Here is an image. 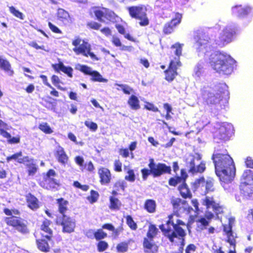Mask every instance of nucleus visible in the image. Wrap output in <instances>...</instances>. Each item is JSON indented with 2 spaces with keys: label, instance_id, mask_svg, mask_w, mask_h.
Returning a JSON list of instances; mask_svg holds the SVG:
<instances>
[{
  "label": "nucleus",
  "instance_id": "a19ab883",
  "mask_svg": "<svg viewBox=\"0 0 253 253\" xmlns=\"http://www.w3.org/2000/svg\"><path fill=\"white\" fill-rule=\"evenodd\" d=\"M145 208L149 212H154L155 211L156 203L152 200H147L145 204Z\"/></svg>",
  "mask_w": 253,
  "mask_h": 253
},
{
  "label": "nucleus",
  "instance_id": "dca6fc26",
  "mask_svg": "<svg viewBox=\"0 0 253 253\" xmlns=\"http://www.w3.org/2000/svg\"><path fill=\"white\" fill-rule=\"evenodd\" d=\"M234 222V218H230L228 219V224L223 226V231L227 236V242L231 246H233L234 249H235V238H236V234L233 232L232 228Z\"/></svg>",
  "mask_w": 253,
  "mask_h": 253
},
{
  "label": "nucleus",
  "instance_id": "423d86ee",
  "mask_svg": "<svg viewBox=\"0 0 253 253\" xmlns=\"http://www.w3.org/2000/svg\"><path fill=\"white\" fill-rule=\"evenodd\" d=\"M168 218L166 223L161 225L159 227L165 236L167 237L170 242L173 243L175 241V238H177L178 236L175 232L172 231V229L174 230V226H175V223H177L178 218L176 214L169 215Z\"/></svg>",
  "mask_w": 253,
  "mask_h": 253
},
{
  "label": "nucleus",
  "instance_id": "bf43d9fd",
  "mask_svg": "<svg viewBox=\"0 0 253 253\" xmlns=\"http://www.w3.org/2000/svg\"><path fill=\"white\" fill-rule=\"evenodd\" d=\"M203 66L201 64L198 63L194 68V73L197 77H200L202 74Z\"/></svg>",
  "mask_w": 253,
  "mask_h": 253
},
{
  "label": "nucleus",
  "instance_id": "e433bc0d",
  "mask_svg": "<svg viewBox=\"0 0 253 253\" xmlns=\"http://www.w3.org/2000/svg\"><path fill=\"white\" fill-rule=\"evenodd\" d=\"M57 203L58 204V208L59 212L62 214L67 211V206L68 204L67 201L64 200L63 198L57 199Z\"/></svg>",
  "mask_w": 253,
  "mask_h": 253
},
{
  "label": "nucleus",
  "instance_id": "338daca9",
  "mask_svg": "<svg viewBox=\"0 0 253 253\" xmlns=\"http://www.w3.org/2000/svg\"><path fill=\"white\" fill-rule=\"evenodd\" d=\"M112 42L116 46H121L122 43L120 40V39L116 37H113L112 38Z\"/></svg>",
  "mask_w": 253,
  "mask_h": 253
},
{
  "label": "nucleus",
  "instance_id": "6ab92c4d",
  "mask_svg": "<svg viewBox=\"0 0 253 253\" xmlns=\"http://www.w3.org/2000/svg\"><path fill=\"white\" fill-rule=\"evenodd\" d=\"M54 155L57 161L63 166H65L68 163L69 158L61 146H57L54 150Z\"/></svg>",
  "mask_w": 253,
  "mask_h": 253
},
{
  "label": "nucleus",
  "instance_id": "473e14b6",
  "mask_svg": "<svg viewBox=\"0 0 253 253\" xmlns=\"http://www.w3.org/2000/svg\"><path fill=\"white\" fill-rule=\"evenodd\" d=\"M50 224V222L49 220H45L43 222L41 226V229L44 232L47 234L44 235L42 234L43 236H44L47 240H50V238L51 236V235L52 234V230L49 227V225Z\"/></svg>",
  "mask_w": 253,
  "mask_h": 253
},
{
  "label": "nucleus",
  "instance_id": "1a4fd4ad",
  "mask_svg": "<svg viewBox=\"0 0 253 253\" xmlns=\"http://www.w3.org/2000/svg\"><path fill=\"white\" fill-rule=\"evenodd\" d=\"M129 14L132 17L139 19V24L141 26L148 24V19L146 17L145 9L141 6H131L128 8Z\"/></svg>",
  "mask_w": 253,
  "mask_h": 253
},
{
  "label": "nucleus",
  "instance_id": "5fc2aeb1",
  "mask_svg": "<svg viewBox=\"0 0 253 253\" xmlns=\"http://www.w3.org/2000/svg\"><path fill=\"white\" fill-rule=\"evenodd\" d=\"M126 183L125 181H119L117 182L115 184V187L116 190H119V188L124 190L126 187Z\"/></svg>",
  "mask_w": 253,
  "mask_h": 253
},
{
  "label": "nucleus",
  "instance_id": "79ce46f5",
  "mask_svg": "<svg viewBox=\"0 0 253 253\" xmlns=\"http://www.w3.org/2000/svg\"><path fill=\"white\" fill-rule=\"evenodd\" d=\"M125 170L126 171V174L125 177V179L131 182H134L135 180L134 171L126 168H125Z\"/></svg>",
  "mask_w": 253,
  "mask_h": 253
},
{
  "label": "nucleus",
  "instance_id": "603ef678",
  "mask_svg": "<svg viewBox=\"0 0 253 253\" xmlns=\"http://www.w3.org/2000/svg\"><path fill=\"white\" fill-rule=\"evenodd\" d=\"M115 85L120 86L124 92L126 94H129L130 93V91L132 90V89L126 84H115Z\"/></svg>",
  "mask_w": 253,
  "mask_h": 253
},
{
  "label": "nucleus",
  "instance_id": "4be33fe9",
  "mask_svg": "<svg viewBox=\"0 0 253 253\" xmlns=\"http://www.w3.org/2000/svg\"><path fill=\"white\" fill-rule=\"evenodd\" d=\"M175 224L176 225L175 226H174V230L172 229V231L174 232H175V233H176L178 236V237L176 238L181 240L182 245L183 246V242L184 241V238L186 236V233L184 229L180 227V225L185 226V224L183 221L179 219L178 220L177 223H175Z\"/></svg>",
  "mask_w": 253,
  "mask_h": 253
},
{
  "label": "nucleus",
  "instance_id": "a878e982",
  "mask_svg": "<svg viewBox=\"0 0 253 253\" xmlns=\"http://www.w3.org/2000/svg\"><path fill=\"white\" fill-rule=\"evenodd\" d=\"M98 173L101 179L102 184H107L110 181L111 173L110 171L106 168H101L99 169Z\"/></svg>",
  "mask_w": 253,
  "mask_h": 253
},
{
  "label": "nucleus",
  "instance_id": "7ed1b4c3",
  "mask_svg": "<svg viewBox=\"0 0 253 253\" xmlns=\"http://www.w3.org/2000/svg\"><path fill=\"white\" fill-rule=\"evenodd\" d=\"M183 45V44L176 43L171 47L177 57H175L174 60L171 61L169 69L165 72L166 79L168 81H171L174 79L177 74L176 70L178 67L181 66V63L179 61V56L181 55Z\"/></svg>",
  "mask_w": 253,
  "mask_h": 253
},
{
  "label": "nucleus",
  "instance_id": "c756f323",
  "mask_svg": "<svg viewBox=\"0 0 253 253\" xmlns=\"http://www.w3.org/2000/svg\"><path fill=\"white\" fill-rule=\"evenodd\" d=\"M187 177V173L183 170H181V176H177L175 178H171L169 180V184L171 186H175L178 183L185 182Z\"/></svg>",
  "mask_w": 253,
  "mask_h": 253
},
{
  "label": "nucleus",
  "instance_id": "9b49d317",
  "mask_svg": "<svg viewBox=\"0 0 253 253\" xmlns=\"http://www.w3.org/2000/svg\"><path fill=\"white\" fill-rule=\"evenodd\" d=\"M6 223L10 226H13L19 232L25 234L28 232L25 221L16 216L7 217L5 219Z\"/></svg>",
  "mask_w": 253,
  "mask_h": 253
},
{
  "label": "nucleus",
  "instance_id": "2eb2a0df",
  "mask_svg": "<svg viewBox=\"0 0 253 253\" xmlns=\"http://www.w3.org/2000/svg\"><path fill=\"white\" fill-rule=\"evenodd\" d=\"M235 33L234 28L231 27V26H227L220 34L218 44L222 46L231 42Z\"/></svg>",
  "mask_w": 253,
  "mask_h": 253
},
{
  "label": "nucleus",
  "instance_id": "4c0bfd02",
  "mask_svg": "<svg viewBox=\"0 0 253 253\" xmlns=\"http://www.w3.org/2000/svg\"><path fill=\"white\" fill-rule=\"evenodd\" d=\"M30 161L26 162V164L29 168V175H33L36 172L37 170V168L36 166V164L34 163L33 159L30 158Z\"/></svg>",
  "mask_w": 253,
  "mask_h": 253
},
{
  "label": "nucleus",
  "instance_id": "774afa93",
  "mask_svg": "<svg viewBox=\"0 0 253 253\" xmlns=\"http://www.w3.org/2000/svg\"><path fill=\"white\" fill-rule=\"evenodd\" d=\"M246 164L247 167L253 169V160H252L251 158H247L246 161Z\"/></svg>",
  "mask_w": 253,
  "mask_h": 253
},
{
  "label": "nucleus",
  "instance_id": "f3484780",
  "mask_svg": "<svg viewBox=\"0 0 253 253\" xmlns=\"http://www.w3.org/2000/svg\"><path fill=\"white\" fill-rule=\"evenodd\" d=\"M203 205L207 207L208 209H212V211L218 215L223 212V208L219 205L218 204L215 202L212 197H206L203 199ZM218 218H220L218 216ZM221 218L222 217H220Z\"/></svg>",
  "mask_w": 253,
  "mask_h": 253
},
{
  "label": "nucleus",
  "instance_id": "f03ea898",
  "mask_svg": "<svg viewBox=\"0 0 253 253\" xmlns=\"http://www.w3.org/2000/svg\"><path fill=\"white\" fill-rule=\"evenodd\" d=\"M210 64L217 72L225 75L230 74L233 71L234 59L229 55L218 52L211 54L209 58Z\"/></svg>",
  "mask_w": 253,
  "mask_h": 253
},
{
  "label": "nucleus",
  "instance_id": "b1692460",
  "mask_svg": "<svg viewBox=\"0 0 253 253\" xmlns=\"http://www.w3.org/2000/svg\"><path fill=\"white\" fill-rule=\"evenodd\" d=\"M240 192L244 199H249L253 194V185L241 184Z\"/></svg>",
  "mask_w": 253,
  "mask_h": 253
},
{
  "label": "nucleus",
  "instance_id": "f8f14e48",
  "mask_svg": "<svg viewBox=\"0 0 253 253\" xmlns=\"http://www.w3.org/2000/svg\"><path fill=\"white\" fill-rule=\"evenodd\" d=\"M193 185L195 190L197 189H201V190H203V189L204 188L205 194L210 191H213L214 190L213 179L211 178L207 179V180L205 181L203 177H201L196 180Z\"/></svg>",
  "mask_w": 253,
  "mask_h": 253
},
{
  "label": "nucleus",
  "instance_id": "cd10ccee",
  "mask_svg": "<svg viewBox=\"0 0 253 253\" xmlns=\"http://www.w3.org/2000/svg\"><path fill=\"white\" fill-rule=\"evenodd\" d=\"M0 68L4 70L8 76H13L14 71L11 68L10 63L7 60L2 59L1 56H0Z\"/></svg>",
  "mask_w": 253,
  "mask_h": 253
},
{
  "label": "nucleus",
  "instance_id": "4d7b16f0",
  "mask_svg": "<svg viewBox=\"0 0 253 253\" xmlns=\"http://www.w3.org/2000/svg\"><path fill=\"white\" fill-rule=\"evenodd\" d=\"M87 26L91 29L94 30H99L101 27V25L94 21L88 22Z\"/></svg>",
  "mask_w": 253,
  "mask_h": 253
},
{
  "label": "nucleus",
  "instance_id": "bb28decb",
  "mask_svg": "<svg viewBox=\"0 0 253 253\" xmlns=\"http://www.w3.org/2000/svg\"><path fill=\"white\" fill-rule=\"evenodd\" d=\"M26 200L28 207L32 210H37L39 208L38 200L32 194H29L27 195Z\"/></svg>",
  "mask_w": 253,
  "mask_h": 253
},
{
  "label": "nucleus",
  "instance_id": "a211bd4d",
  "mask_svg": "<svg viewBox=\"0 0 253 253\" xmlns=\"http://www.w3.org/2000/svg\"><path fill=\"white\" fill-rule=\"evenodd\" d=\"M80 70L85 74L91 76V80L94 82L102 83H107L108 82V80L103 78L99 72L96 71H93L89 67L82 65L81 66Z\"/></svg>",
  "mask_w": 253,
  "mask_h": 253
},
{
  "label": "nucleus",
  "instance_id": "e2e57ef3",
  "mask_svg": "<svg viewBox=\"0 0 253 253\" xmlns=\"http://www.w3.org/2000/svg\"><path fill=\"white\" fill-rule=\"evenodd\" d=\"M196 247L194 244H190L188 245L186 250L185 253H192L195 251Z\"/></svg>",
  "mask_w": 253,
  "mask_h": 253
},
{
  "label": "nucleus",
  "instance_id": "37998d69",
  "mask_svg": "<svg viewBox=\"0 0 253 253\" xmlns=\"http://www.w3.org/2000/svg\"><path fill=\"white\" fill-rule=\"evenodd\" d=\"M57 16L59 19L62 21L67 20L69 17V15L68 12L63 9L60 8L58 10Z\"/></svg>",
  "mask_w": 253,
  "mask_h": 253
},
{
  "label": "nucleus",
  "instance_id": "5701e85b",
  "mask_svg": "<svg viewBox=\"0 0 253 253\" xmlns=\"http://www.w3.org/2000/svg\"><path fill=\"white\" fill-rule=\"evenodd\" d=\"M233 129L231 124H224L221 126L216 132V135L219 136V139L225 140L227 138L229 131Z\"/></svg>",
  "mask_w": 253,
  "mask_h": 253
},
{
  "label": "nucleus",
  "instance_id": "20e7f679",
  "mask_svg": "<svg viewBox=\"0 0 253 253\" xmlns=\"http://www.w3.org/2000/svg\"><path fill=\"white\" fill-rule=\"evenodd\" d=\"M149 162L148 166L150 169H144L141 170L142 178L144 180H146L150 173H152L154 177H158L166 173H170L171 171L170 167L167 166L165 164H156L153 159H150Z\"/></svg>",
  "mask_w": 253,
  "mask_h": 253
},
{
  "label": "nucleus",
  "instance_id": "2f4dec72",
  "mask_svg": "<svg viewBox=\"0 0 253 253\" xmlns=\"http://www.w3.org/2000/svg\"><path fill=\"white\" fill-rule=\"evenodd\" d=\"M178 189L183 198H191L192 197V193L185 182L178 186Z\"/></svg>",
  "mask_w": 253,
  "mask_h": 253
},
{
  "label": "nucleus",
  "instance_id": "a18cd8bd",
  "mask_svg": "<svg viewBox=\"0 0 253 253\" xmlns=\"http://www.w3.org/2000/svg\"><path fill=\"white\" fill-rule=\"evenodd\" d=\"M110 201L111 209H117L119 208L121 205V202L118 199L113 197H111Z\"/></svg>",
  "mask_w": 253,
  "mask_h": 253
},
{
  "label": "nucleus",
  "instance_id": "58836bf2",
  "mask_svg": "<svg viewBox=\"0 0 253 253\" xmlns=\"http://www.w3.org/2000/svg\"><path fill=\"white\" fill-rule=\"evenodd\" d=\"M192 206L194 207V209L188 206V205H184L183 208L186 210L188 213H190L191 211H194L197 212L199 211L198 205L199 203L196 199H193L191 201Z\"/></svg>",
  "mask_w": 253,
  "mask_h": 253
},
{
  "label": "nucleus",
  "instance_id": "c85d7f7f",
  "mask_svg": "<svg viewBox=\"0 0 253 253\" xmlns=\"http://www.w3.org/2000/svg\"><path fill=\"white\" fill-rule=\"evenodd\" d=\"M22 155V152H19L10 156H8L6 158L7 162H9L10 161L12 160H14L15 161H17V162L19 163L24 164L26 163V162L30 161V158L28 156H25L23 158H21Z\"/></svg>",
  "mask_w": 253,
  "mask_h": 253
},
{
  "label": "nucleus",
  "instance_id": "412c9836",
  "mask_svg": "<svg viewBox=\"0 0 253 253\" xmlns=\"http://www.w3.org/2000/svg\"><path fill=\"white\" fill-rule=\"evenodd\" d=\"M182 16L179 13H177L175 18L172 19L170 23L165 25L164 28V32L166 34H170L173 31V28L181 22Z\"/></svg>",
  "mask_w": 253,
  "mask_h": 253
},
{
  "label": "nucleus",
  "instance_id": "0eeeda50",
  "mask_svg": "<svg viewBox=\"0 0 253 253\" xmlns=\"http://www.w3.org/2000/svg\"><path fill=\"white\" fill-rule=\"evenodd\" d=\"M194 40L196 42L194 47L199 54L206 55L211 49L208 42V38L204 36L201 33H199L194 36Z\"/></svg>",
  "mask_w": 253,
  "mask_h": 253
},
{
  "label": "nucleus",
  "instance_id": "680f3d73",
  "mask_svg": "<svg viewBox=\"0 0 253 253\" xmlns=\"http://www.w3.org/2000/svg\"><path fill=\"white\" fill-rule=\"evenodd\" d=\"M145 107L147 110H151L153 112L159 111L158 108L156 107H155L154 105L151 103H147V104L145 106Z\"/></svg>",
  "mask_w": 253,
  "mask_h": 253
},
{
  "label": "nucleus",
  "instance_id": "aec40b11",
  "mask_svg": "<svg viewBox=\"0 0 253 253\" xmlns=\"http://www.w3.org/2000/svg\"><path fill=\"white\" fill-rule=\"evenodd\" d=\"M143 245L146 253H155L158 251V247L155 244L153 239L144 238Z\"/></svg>",
  "mask_w": 253,
  "mask_h": 253
},
{
  "label": "nucleus",
  "instance_id": "72a5a7b5",
  "mask_svg": "<svg viewBox=\"0 0 253 253\" xmlns=\"http://www.w3.org/2000/svg\"><path fill=\"white\" fill-rule=\"evenodd\" d=\"M250 11V8L249 7L244 8L241 6H236L232 8V12L235 14H237L238 16L245 15L247 14Z\"/></svg>",
  "mask_w": 253,
  "mask_h": 253
},
{
  "label": "nucleus",
  "instance_id": "9d476101",
  "mask_svg": "<svg viewBox=\"0 0 253 253\" xmlns=\"http://www.w3.org/2000/svg\"><path fill=\"white\" fill-rule=\"evenodd\" d=\"M203 98L208 104H215L219 102L221 95L215 92L214 90L209 87H204L202 90Z\"/></svg>",
  "mask_w": 253,
  "mask_h": 253
},
{
  "label": "nucleus",
  "instance_id": "6e6d98bb",
  "mask_svg": "<svg viewBox=\"0 0 253 253\" xmlns=\"http://www.w3.org/2000/svg\"><path fill=\"white\" fill-rule=\"evenodd\" d=\"M28 44L30 46L33 47L37 49H41L44 50V51H47V52L49 51L48 50H46V49H45L44 46L43 45H39L36 42L32 41V42H29Z\"/></svg>",
  "mask_w": 253,
  "mask_h": 253
},
{
  "label": "nucleus",
  "instance_id": "ea45409f",
  "mask_svg": "<svg viewBox=\"0 0 253 253\" xmlns=\"http://www.w3.org/2000/svg\"><path fill=\"white\" fill-rule=\"evenodd\" d=\"M158 232V229L154 225H150L149 227L146 238L153 239L157 234Z\"/></svg>",
  "mask_w": 253,
  "mask_h": 253
},
{
  "label": "nucleus",
  "instance_id": "f704fd0d",
  "mask_svg": "<svg viewBox=\"0 0 253 253\" xmlns=\"http://www.w3.org/2000/svg\"><path fill=\"white\" fill-rule=\"evenodd\" d=\"M139 100L135 95H131L128 100V104L133 110H137L140 108Z\"/></svg>",
  "mask_w": 253,
  "mask_h": 253
},
{
  "label": "nucleus",
  "instance_id": "052dcab7",
  "mask_svg": "<svg viewBox=\"0 0 253 253\" xmlns=\"http://www.w3.org/2000/svg\"><path fill=\"white\" fill-rule=\"evenodd\" d=\"M122 163L119 160H116L114 162L115 170L116 171L120 172L122 171Z\"/></svg>",
  "mask_w": 253,
  "mask_h": 253
},
{
  "label": "nucleus",
  "instance_id": "0e129e2a",
  "mask_svg": "<svg viewBox=\"0 0 253 253\" xmlns=\"http://www.w3.org/2000/svg\"><path fill=\"white\" fill-rule=\"evenodd\" d=\"M48 26L51 30L55 33H61V31L56 26L52 24L51 22L48 23Z\"/></svg>",
  "mask_w": 253,
  "mask_h": 253
},
{
  "label": "nucleus",
  "instance_id": "c03bdc74",
  "mask_svg": "<svg viewBox=\"0 0 253 253\" xmlns=\"http://www.w3.org/2000/svg\"><path fill=\"white\" fill-rule=\"evenodd\" d=\"M39 127L42 131L47 134H50L53 132L49 126L46 123L41 124Z\"/></svg>",
  "mask_w": 253,
  "mask_h": 253
},
{
  "label": "nucleus",
  "instance_id": "f257e3e1",
  "mask_svg": "<svg viewBox=\"0 0 253 253\" xmlns=\"http://www.w3.org/2000/svg\"><path fill=\"white\" fill-rule=\"evenodd\" d=\"M212 159L214 163L215 173L221 181L230 182L235 174V168L231 157L227 154H213Z\"/></svg>",
  "mask_w": 253,
  "mask_h": 253
},
{
  "label": "nucleus",
  "instance_id": "c9c22d12",
  "mask_svg": "<svg viewBox=\"0 0 253 253\" xmlns=\"http://www.w3.org/2000/svg\"><path fill=\"white\" fill-rule=\"evenodd\" d=\"M38 248L42 251L47 252L49 250V246L47 241L45 239H40L37 241Z\"/></svg>",
  "mask_w": 253,
  "mask_h": 253
},
{
  "label": "nucleus",
  "instance_id": "de8ad7c7",
  "mask_svg": "<svg viewBox=\"0 0 253 253\" xmlns=\"http://www.w3.org/2000/svg\"><path fill=\"white\" fill-rule=\"evenodd\" d=\"M107 236V234L105 233L102 229H99L96 232H94V238L97 240H101L104 239Z\"/></svg>",
  "mask_w": 253,
  "mask_h": 253
},
{
  "label": "nucleus",
  "instance_id": "3c124183",
  "mask_svg": "<svg viewBox=\"0 0 253 253\" xmlns=\"http://www.w3.org/2000/svg\"><path fill=\"white\" fill-rule=\"evenodd\" d=\"M84 124L87 127H88L90 129H91L92 131L96 130L98 128L97 125L96 123L92 122L86 121L84 122Z\"/></svg>",
  "mask_w": 253,
  "mask_h": 253
},
{
  "label": "nucleus",
  "instance_id": "39448f33",
  "mask_svg": "<svg viewBox=\"0 0 253 253\" xmlns=\"http://www.w3.org/2000/svg\"><path fill=\"white\" fill-rule=\"evenodd\" d=\"M201 156L199 154L189 155L186 159V167L188 171L192 174L203 172L206 169V164L201 161Z\"/></svg>",
  "mask_w": 253,
  "mask_h": 253
},
{
  "label": "nucleus",
  "instance_id": "864d4df0",
  "mask_svg": "<svg viewBox=\"0 0 253 253\" xmlns=\"http://www.w3.org/2000/svg\"><path fill=\"white\" fill-rule=\"evenodd\" d=\"M126 222L130 228L133 230H135L137 228L136 223L133 220L132 217L130 216L126 217Z\"/></svg>",
  "mask_w": 253,
  "mask_h": 253
},
{
  "label": "nucleus",
  "instance_id": "49530a36",
  "mask_svg": "<svg viewBox=\"0 0 253 253\" xmlns=\"http://www.w3.org/2000/svg\"><path fill=\"white\" fill-rule=\"evenodd\" d=\"M9 10L10 12L12 13L15 16L20 18L21 20L24 19V16L23 14L18 10H16L13 6L10 7Z\"/></svg>",
  "mask_w": 253,
  "mask_h": 253
},
{
  "label": "nucleus",
  "instance_id": "69168bd1",
  "mask_svg": "<svg viewBox=\"0 0 253 253\" xmlns=\"http://www.w3.org/2000/svg\"><path fill=\"white\" fill-rule=\"evenodd\" d=\"M75 160L76 164H77L80 166H82L83 165L84 160L83 157L81 156H77L76 157Z\"/></svg>",
  "mask_w": 253,
  "mask_h": 253
},
{
  "label": "nucleus",
  "instance_id": "7c9ffc66",
  "mask_svg": "<svg viewBox=\"0 0 253 253\" xmlns=\"http://www.w3.org/2000/svg\"><path fill=\"white\" fill-rule=\"evenodd\" d=\"M52 66L57 72H58L59 70H60L67 74L69 77H72V68L69 67H66L62 63L52 65Z\"/></svg>",
  "mask_w": 253,
  "mask_h": 253
},
{
  "label": "nucleus",
  "instance_id": "ddd939ff",
  "mask_svg": "<svg viewBox=\"0 0 253 253\" xmlns=\"http://www.w3.org/2000/svg\"><path fill=\"white\" fill-rule=\"evenodd\" d=\"M91 49L90 44L84 41L78 47H74L73 50L77 55L82 54L85 57L90 56L92 59L98 61L99 59L93 52H91Z\"/></svg>",
  "mask_w": 253,
  "mask_h": 253
},
{
  "label": "nucleus",
  "instance_id": "6e6552de",
  "mask_svg": "<svg viewBox=\"0 0 253 253\" xmlns=\"http://www.w3.org/2000/svg\"><path fill=\"white\" fill-rule=\"evenodd\" d=\"M93 12L98 20L102 22H106V21L114 22L116 21L117 15L112 10L102 7L95 8Z\"/></svg>",
  "mask_w": 253,
  "mask_h": 253
},
{
  "label": "nucleus",
  "instance_id": "8fccbe9b",
  "mask_svg": "<svg viewBox=\"0 0 253 253\" xmlns=\"http://www.w3.org/2000/svg\"><path fill=\"white\" fill-rule=\"evenodd\" d=\"M108 247L107 243L105 241H100L97 245V248L99 252H101L105 251Z\"/></svg>",
  "mask_w": 253,
  "mask_h": 253
},
{
  "label": "nucleus",
  "instance_id": "13d9d810",
  "mask_svg": "<svg viewBox=\"0 0 253 253\" xmlns=\"http://www.w3.org/2000/svg\"><path fill=\"white\" fill-rule=\"evenodd\" d=\"M90 194V196L88 198V200L92 203L96 202L98 197V193L95 191L91 190Z\"/></svg>",
  "mask_w": 253,
  "mask_h": 253
},
{
  "label": "nucleus",
  "instance_id": "4468645a",
  "mask_svg": "<svg viewBox=\"0 0 253 253\" xmlns=\"http://www.w3.org/2000/svg\"><path fill=\"white\" fill-rule=\"evenodd\" d=\"M56 223L63 226V231L65 232H73L75 227V223L73 220L65 215L58 216L56 219Z\"/></svg>",
  "mask_w": 253,
  "mask_h": 253
},
{
  "label": "nucleus",
  "instance_id": "09e8293b",
  "mask_svg": "<svg viewBox=\"0 0 253 253\" xmlns=\"http://www.w3.org/2000/svg\"><path fill=\"white\" fill-rule=\"evenodd\" d=\"M128 249V244L126 243L123 242L118 244L117 249L119 252H126Z\"/></svg>",
  "mask_w": 253,
  "mask_h": 253
},
{
  "label": "nucleus",
  "instance_id": "393cba45",
  "mask_svg": "<svg viewBox=\"0 0 253 253\" xmlns=\"http://www.w3.org/2000/svg\"><path fill=\"white\" fill-rule=\"evenodd\" d=\"M241 184L253 185V173L251 170H245L241 179Z\"/></svg>",
  "mask_w": 253,
  "mask_h": 253
}]
</instances>
